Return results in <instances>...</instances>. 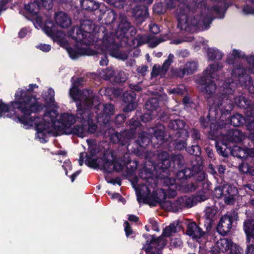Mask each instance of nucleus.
<instances>
[{
    "label": "nucleus",
    "instance_id": "1",
    "mask_svg": "<svg viewBox=\"0 0 254 254\" xmlns=\"http://www.w3.org/2000/svg\"><path fill=\"white\" fill-rule=\"evenodd\" d=\"M236 87V84L232 80H225L223 84L224 93L222 95L221 100L216 103L214 101L212 106H210L209 112L206 117L201 116L199 122L201 127L203 129L209 128L210 132L217 134L218 130L222 127H226L223 119H226L234 107L232 100L233 95Z\"/></svg>",
    "mask_w": 254,
    "mask_h": 254
},
{
    "label": "nucleus",
    "instance_id": "2",
    "mask_svg": "<svg viewBox=\"0 0 254 254\" xmlns=\"http://www.w3.org/2000/svg\"><path fill=\"white\" fill-rule=\"evenodd\" d=\"M36 84H30L26 90L19 89L15 94V100L10 102L13 110H18L20 112H41L45 108L44 104L38 101L36 95H33L34 88H37Z\"/></svg>",
    "mask_w": 254,
    "mask_h": 254
},
{
    "label": "nucleus",
    "instance_id": "3",
    "mask_svg": "<svg viewBox=\"0 0 254 254\" xmlns=\"http://www.w3.org/2000/svg\"><path fill=\"white\" fill-rule=\"evenodd\" d=\"M20 113L22 115L17 116L19 122L24 125L35 126L37 137L40 139L45 140L46 134L50 132L51 128L55 129L52 115L54 117L57 116L56 110L46 111L43 120L38 116H31L32 113Z\"/></svg>",
    "mask_w": 254,
    "mask_h": 254
},
{
    "label": "nucleus",
    "instance_id": "4",
    "mask_svg": "<svg viewBox=\"0 0 254 254\" xmlns=\"http://www.w3.org/2000/svg\"><path fill=\"white\" fill-rule=\"evenodd\" d=\"M196 7L192 9L186 3H182L179 6V10L177 16L178 21L177 27L181 30H188L189 26L199 27L204 26H209L211 20L210 17L204 16L201 13L195 14L193 17H190L191 13H194Z\"/></svg>",
    "mask_w": 254,
    "mask_h": 254
},
{
    "label": "nucleus",
    "instance_id": "5",
    "mask_svg": "<svg viewBox=\"0 0 254 254\" xmlns=\"http://www.w3.org/2000/svg\"><path fill=\"white\" fill-rule=\"evenodd\" d=\"M158 162L154 164V169L156 171V177L158 179L163 180V186L168 187L173 195L176 194L175 189L177 188L176 180L174 178H170V170H169L171 162L169 160V153L167 151H161L158 154Z\"/></svg>",
    "mask_w": 254,
    "mask_h": 254
},
{
    "label": "nucleus",
    "instance_id": "6",
    "mask_svg": "<svg viewBox=\"0 0 254 254\" xmlns=\"http://www.w3.org/2000/svg\"><path fill=\"white\" fill-rule=\"evenodd\" d=\"M186 122L179 119L171 120L168 125L169 129L173 130V140L171 142L174 149L182 151L187 149V140L189 137V131L185 128Z\"/></svg>",
    "mask_w": 254,
    "mask_h": 254
},
{
    "label": "nucleus",
    "instance_id": "7",
    "mask_svg": "<svg viewBox=\"0 0 254 254\" xmlns=\"http://www.w3.org/2000/svg\"><path fill=\"white\" fill-rule=\"evenodd\" d=\"M85 164L89 167L99 168L103 172L109 174L115 171L119 172L123 170V165L116 160L115 156L104 154L100 159H95L88 154L85 156Z\"/></svg>",
    "mask_w": 254,
    "mask_h": 254
},
{
    "label": "nucleus",
    "instance_id": "8",
    "mask_svg": "<svg viewBox=\"0 0 254 254\" xmlns=\"http://www.w3.org/2000/svg\"><path fill=\"white\" fill-rule=\"evenodd\" d=\"M84 91L80 89L71 87L69 90V95L75 103L77 111L80 108L83 111L88 108H94L98 110L101 106L98 97L95 96L83 95Z\"/></svg>",
    "mask_w": 254,
    "mask_h": 254
},
{
    "label": "nucleus",
    "instance_id": "9",
    "mask_svg": "<svg viewBox=\"0 0 254 254\" xmlns=\"http://www.w3.org/2000/svg\"><path fill=\"white\" fill-rule=\"evenodd\" d=\"M129 129L123 131L115 132L110 136V140L114 144L121 146H128L129 142L137 132L140 130L141 123L138 120L132 118L129 121Z\"/></svg>",
    "mask_w": 254,
    "mask_h": 254
},
{
    "label": "nucleus",
    "instance_id": "10",
    "mask_svg": "<svg viewBox=\"0 0 254 254\" xmlns=\"http://www.w3.org/2000/svg\"><path fill=\"white\" fill-rule=\"evenodd\" d=\"M223 66L220 64H210L203 71V76L198 81L201 86V90L202 92L212 95L215 92L216 86L213 79H215V72L220 70Z\"/></svg>",
    "mask_w": 254,
    "mask_h": 254
},
{
    "label": "nucleus",
    "instance_id": "11",
    "mask_svg": "<svg viewBox=\"0 0 254 254\" xmlns=\"http://www.w3.org/2000/svg\"><path fill=\"white\" fill-rule=\"evenodd\" d=\"M95 26L90 20H84L80 25L72 27L68 32V35L76 42L82 43L86 39L87 34L94 33Z\"/></svg>",
    "mask_w": 254,
    "mask_h": 254
},
{
    "label": "nucleus",
    "instance_id": "12",
    "mask_svg": "<svg viewBox=\"0 0 254 254\" xmlns=\"http://www.w3.org/2000/svg\"><path fill=\"white\" fill-rule=\"evenodd\" d=\"M226 127H222L218 130L217 135L219 134L223 141L231 145L235 143H241L245 138V135L241 130L236 128H229V125L224 122Z\"/></svg>",
    "mask_w": 254,
    "mask_h": 254
},
{
    "label": "nucleus",
    "instance_id": "13",
    "mask_svg": "<svg viewBox=\"0 0 254 254\" xmlns=\"http://www.w3.org/2000/svg\"><path fill=\"white\" fill-rule=\"evenodd\" d=\"M207 199L204 193L197 194L192 196H183L179 197L172 204L175 211H179L186 208H190L196 205L198 202L204 201Z\"/></svg>",
    "mask_w": 254,
    "mask_h": 254
},
{
    "label": "nucleus",
    "instance_id": "14",
    "mask_svg": "<svg viewBox=\"0 0 254 254\" xmlns=\"http://www.w3.org/2000/svg\"><path fill=\"white\" fill-rule=\"evenodd\" d=\"M176 232H177L176 227L174 224L171 223L163 229L162 235L158 238H155L154 235H150L149 236L151 238V240L150 241L147 240L145 244L144 245L151 243L153 240L155 241V242L151 244V247L152 248V251H155V252H157L159 254V253L161 252V250L166 245V242L164 241L163 237H169L173 233Z\"/></svg>",
    "mask_w": 254,
    "mask_h": 254
},
{
    "label": "nucleus",
    "instance_id": "15",
    "mask_svg": "<svg viewBox=\"0 0 254 254\" xmlns=\"http://www.w3.org/2000/svg\"><path fill=\"white\" fill-rule=\"evenodd\" d=\"M57 116L55 117L52 115L54 122L53 125L55 126V130L58 131H64V132L65 129L69 128L70 127L73 125L76 121L79 122V119L77 117V110L76 111L75 115L70 114L67 113L62 114L60 119H58L59 113L56 111Z\"/></svg>",
    "mask_w": 254,
    "mask_h": 254
},
{
    "label": "nucleus",
    "instance_id": "16",
    "mask_svg": "<svg viewBox=\"0 0 254 254\" xmlns=\"http://www.w3.org/2000/svg\"><path fill=\"white\" fill-rule=\"evenodd\" d=\"M94 108H88L83 111L79 108L77 111V117L80 120L79 122L87 125L86 133H94L97 129V125L94 122L93 117Z\"/></svg>",
    "mask_w": 254,
    "mask_h": 254
},
{
    "label": "nucleus",
    "instance_id": "17",
    "mask_svg": "<svg viewBox=\"0 0 254 254\" xmlns=\"http://www.w3.org/2000/svg\"><path fill=\"white\" fill-rule=\"evenodd\" d=\"M41 7L47 10L52 9L53 7L52 0H33V1L24 5L26 14L27 16L31 18L38 14Z\"/></svg>",
    "mask_w": 254,
    "mask_h": 254
},
{
    "label": "nucleus",
    "instance_id": "18",
    "mask_svg": "<svg viewBox=\"0 0 254 254\" xmlns=\"http://www.w3.org/2000/svg\"><path fill=\"white\" fill-rule=\"evenodd\" d=\"M103 43L109 54L112 57L117 59L125 60L127 56L124 52L120 51V47L115 42V39L112 36H105L103 38Z\"/></svg>",
    "mask_w": 254,
    "mask_h": 254
},
{
    "label": "nucleus",
    "instance_id": "19",
    "mask_svg": "<svg viewBox=\"0 0 254 254\" xmlns=\"http://www.w3.org/2000/svg\"><path fill=\"white\" fill-rule=\"evenodd\" d=\"M119 19L120 23L116 31L118 38H128L129 36H134L136 33V30L130 23L127 21V17L125 15H120Z\"/></svg>",
    "mask_w": 254,
    "mask_h": 254
},
{
    "label": "nucleus",
    "instance_id": "20",
    "mask_svg": "<svg viewBox=\"0 0 254 254\" xmlns=\"http://www.w3.org/2000/svg\"><path fill=\"white\" fill-rule=\"evenodd\" d=\"M219 191L220 197H224L225 203L227 205L234 204L236 201V196L239 192L236 187L231 185H224L217 189Z\"/></svg>",
    "mask_w": 254,
    "mask_h": 254
},
{
    "label": "nucleus",
    "instance_id": "21",
    "mask_svg": "<svg viewBox=\"0 0 254 254\" xmlns=\"http://www.w3.org/2000/svg\"><path fill=\"white\" fill-rule=\"evenodd\" d=\"M234 219V216L231 214H226L222 215L217 225V232L223 236L228 235L232 228Z\"/></svg>",
    "mask_w": 254,
    "mask_h": 254
},
{
    "label": "nucleus",
    "instance_id": "22",
    "mask_svg": "<svg viewBox=\"0 0 254 254\" xmlns=\"http://www.w3.org/2000/svg\"><path fill=\"white\" fill-rule=\"evenodd\" d=\"M219 250L223 253L228 252L227 254H244L243 249L239 245L233 243L229 239H223L218 243Z\"/></svg>",
    "mask_w": 254,
    "mask_h": 254
},
{
    "label": "nucleus",
    "instance_id": "23",
    "mask_svg": "<svg viewBox=\"0 0 254 254\" xmlns=\"http://www.w3.org/2000/svg\"><path fill=\"white\" fill-rule=\"evenodd\" d=\"M234 101L238 107L247 110L249 116H254V101L251 100L249 97H247L243 94L235 97Z\"/></svg>",
    "mask_w": 254,
    "mask_h": 254
},
{
    "label": "nucleus",
    "instance_id": "24",
    "mask_svg": "<svg viewBox=\"0 0 254 254\" xmlns=\"http://www.w3.org/2000/svg\"><path fill=\"white\" fill-rule=\"evenodd\" d=\"M230 154L234 157L242 159V163L251 157H254V148H248L246 146H241L233 144L230 145Z\"/></svg>",
    "mask_w": 254,
    "mask_h": 254
},
{
    "label": "nucleus",
    "instance_id": "25",
    "mask_svg": "<svg viewBox=\"0 0 254 254\" xmlns=\"http://www.w3.org/2000/svg\"><path fill=\"white\" fill-rule=\"evenodd\" d=\"M232 76L236 79L241 85H245L249 83L250 76L246 73V69L242 65L239 64L237 65L232 70Z\"/></svg>",
    "mask_w": 254,
    "mask_h": 254
},
{
    "label": "nucleus",
    "instance_id": "26",
    "mask_svg": "<svg viewBox=\"0 0 254 254\" xmlns=\"http://www.w3.org/2000/svg\"><path fill=\"white\" fill-rule=\"evenodd\" d=\"M217 212V210L214 207L206 208L205 214L202 219H204L203 225L207 232L209 231L212 229Z\"/></svg>",
    "mask_w": 254,
    "mask_h": 254
},
{
    "label": "nucleus",
    "instance_id": "27",
    "mask_svg": "<svg viewBox=\"0 0 254 254\" xmlns=\"http://www.w3.org/2000/svg\"><path fill=\"white\" fill-rule=\"evenodd\" d=\"M67 51L69 57L72 59H76L81 56H94L96 55V51L91 49L90 48H79L74 49L72 47H69L67 49Z\"/></svg>",
    "mask_w": 254,
    "mask_h": 254
},
{
    "label": "nucleus",
    "instance_id": "28",
    "mask_svg": "<svg viewBox=\"0 0 254 254\" xmlns=\"http://www.w3.org/2000/svg\"><path fill=\"white\" fill-rule=\"evenodd\" d=\"M169 160L171 164L169 170L171 171H178L180 169L184 167L186 164L184 157L181 153L173 154L171 157L169 155Z\"/></svg>",
    "mask_w": 254,
    "mask_h": 254
},
{
    "label": "nucleus",
    "instance_id": "29",
    "mask_svg": "<svg viewBox=\"0 0 254 254\" xmlns=\"http://www.w3.org/2000/svg\"><path fill=\"white\" fill-rule=\"evenodd\" d=\"M151 140L144 131L139 134L138 138L134 141V145L136 148L132 151L137 155H139L142 151V148H145L150 143Z\"/></svg>",
    "mask_w": 254,
    "mask_h": 254
},
{
    "label": "nucleus",
    "instance_id": "30",
    "mask_svg": "<svg viewBox=\"0 0 254 254\" xmlns=\"http://www.w3.org/2000/svg\"><path fill=\"white\" fill-rule=\"evenodd\" d=\"M186 235L192 237V239H200L203 237L205 232L194 221L190 222L187 225Z\"/></svg>",
    "mask_w": 254,
    "mask_h": 254
},
{
    "label": "nucleus",
    "instance_id": "31",
    "mask_svg": "<svg viewBox=\"0 0 254 254\" xmlns=\"http://www.w3.org/2000/svg\"><path fill=\"white\" fill-rule=\"evenodd\" d=\"M197 67L198 64L195 61L187 62L184 68L176 70V75L180 77H183L185 75H188L193 74L197 70Z\"/></svg>",
    "mask_w": 254,
    "mask_h": 254
},
{
    "label": "nucleus",
    "instance_id": "32",
    "mask_svg": "<svg viewBox=\"0 0 254 254\" xmlns=\"http://www.w3.org/2000/svg\"><path fill=\"white\" fill-rule=\"evenodd\" d=\"M132 14L137 23H141L148 15V8L144 5H137L133 8Z\"/></svg>",
    "mask_w": 254,
    "mask_h": 254
},
{
    "label": "nucleus",
    "instance_id": "33",
    "mask_svg": "<svg viewBox=\"0 0 254 254\" xmlns=\"http://www.w3.org/2000/svg\"><path fill=\"white\" fill-rule=\"evenodd\" d=\"M243 230L246 236L247 243H250L251 239L254 240V218H248L244 220Z\"/></svg>",
    "mask_w": 254,
    "mask_h": 254
},
{
    "label": "nucleus",
    "instance_id": "34",
    "mask_svg": "<svg viewBox=\"0 0 254 254\" xmlns=\"http://www.w3.org/2000/svg\"><path fill=\"white\" fill-rule=\"evenodd\" d=\"M165 127L161 124H158L156 126H154L150 128L149 130L150 133H152V139H156L157 140V144H161L165 139Z\"/></svg>",
    "mask_w": 254,
    "mask_h": 254
},
{
    "label": "nucleus",
    "instance_id": "35",
    "mask_svg": "<svg viewBox=\"0 0 254 254\" xmlns=\"http://www.w3.org/2000/svg\"><path fill=\"white\" fill-rule=\"evenodd\" d=\"M240 172L243 174H250L254 176V157L246 158L239 166Z\"/></svg>",
    "mask_w": 254,
    "mask_h": 254
},
{
    "label": "nucleus",
    "instance_id": "36",
    "mask_svg": "<svg viewBox=\"0 0 254 254\" xmlns=\"http://www.w3.org/2000/svg\"><path fill=\"white\" fill-rule=\"evenodd\" d=\"M55 20L56 23L62 28H67L71 24L70 17L63 11H59L56 13Z\"/></svg>",
    "mask_w": 254,
    "mask_h": 254
},
{
    "label": "nucleus",
    "instance_id": "37",
    "mask_svg": "<svg viewBox=\"0 0 254 254\" xmlns=\"http://www.w3.org/2000/svg\"><path fill=\"white\" fill-rule=\"evenodd\" d=\"M87 129V125H76L72 128H66L64 130L65 134H73L78 137H83L85 135Z\"/></svg>",
    "mask_w": 254,
    "mask_h": 254
},
{
    "label": "nucleus",
    "instance_id": "38",
    "mask_svg": "<svg viewBox=\"0 0 254 254\" xmlns=\"http://www.w3.org/2000/svg\"><path fill=\"white\" fill-rule=\"evenodd\" d=\"M196 165L193 164L192 168L185 167L184 169L177 172L176 178L178 180L183 181L188 178H193Z\"/></svg>",
    "mask_w": 254,
    "mask_h": 254
},
{
    "label": "nucleus",
    "instance_id": "39",
    "mask_svg": "<svg viewBox=\"0 0 254 254\" xmlns=\"http://www.w3.org/2000/svg\"><path fill=\"white\" fill-rule=\"evenodd\" d=\"M215 148L217 153L224 157H228L230 154V145L221 138L220 142H215Z\"/></svg>",
    "mask_w": 254,
    "mask_h": 254
},
{
    "label": "nucleus",
    "instance_id": "40",
    "mask_svg": "<svg viewBox=\"0 0 254 254\" xmlns=\"http://www.w3.org/2000/svg\"><path fill=\"white\" fill-rule=\"evenodd\" d=\"M230 117L229 120L225 122L234 127L243 126L247 123V118L240 114L236 113L232 116H229V118Z\"/></svg>",
    "mask_w": 254,
    "mask_h": 254
},
{
    "label": "nucleus",
    "instance_id": "41",
    "mask_svg": "<svg viewBox=\"0 0 254 254\" xmlns=\"http://www.w3.org/2000/svg\"><path fill=\"white\" fill-rule=\"evenodd\" d=\"M143 202L147 204L150 206H155L156 203H161L163 200H162L158 197V193L156 191H153L150 195H146L142 198Z\"/></svg>",
    "mask_w": 254,
    "mask_h": 254
},
{
    "label": "nucleus",
    "instance_id": "42",
    "mask_svg": "<svg viewBox=\"0 0 254 254\" xmlns=\"http://www.w3.org/2000/svg\"><path fill=\"white\" fill-rule=\"evenodd\" d=\"M202 168V167L201 165L198 164L197 165H196L193 176V179L198 184L201 183L203 185V188H204L205 185L208 186V184L202 183L206 177V174L204 172L201 171Z\"/></svg>",
    "mask_w": 254,
    "mask_h": 254
},
{
    "label": "nucleus",
    "instance_id": "43",
    "mask_svg": "<svg viewBox=\"0 0 254 254\" xmlns=\"http://www.w3.org/2000/svg\"><path fill=\"white\" fill-rule=\"evenodd\" d=\"M82 8L87 11H94L99 7V3L94 0H80Z\"/></svg>",
    "mask_w": 254,
    "mask_h": 254
},
{
    "label": "nucleus",
    "instance_id": "44",
    "mask_svg": "<svg viewBox=\"0 0 254 254\" xmlns=\"http://www.w3.org/2000/svg\"><path fill=\"white\" fill-rule=\"evenodd\" d=\"M157 163H154V164H156ZM154 164H153V165ZM154 167V166H153ZM155 171L154 169L153 170L152 168H148L147 166H144L143 168H142L139 172V176L140 178L144 180H146L147 182H148V180L150 179H152L154 176L153 171Z\"/></svg>",
    "mask_w": 254,
    "mask_h": 254
},
{
    "label": "nucleus",
    "instance_id": "45",
    "mask_svg": "<svg viewBox=\"0 0 254 254\" xmlns=\"http://www.w3.org/2000/svg\"><path fill=\"white\" fill-rule=\"evenodd\" d=\"M207 53L209 60L211 61L215 60H220L223 56V54L217 49L208 48Z\"/></svg>",
    "mask_w": 254,
    "mask_h": 254
},
{
    "label": "nucleus",
    "instance_id": "46",
    "mask_svg": "<svg viewBox=\"0 0 254 254\" xmlns=\"http://www.w3.org/2000/svg\"><path fill=\"white\" fill-rule=\"evenodd\" d=\"M145 108L148 111L153 112L159 107V100L157 98L149 99L145 104Z\"/></svg>",
    "mask_w": 254,
    "mask_h": 254
},
{
    "label": "nucleus",
    "instance_id": "47",
    "mask_svg": "<svg viewBox=\"0 0 254 254\" xmlns=\"http://www.w3.org/2000/svg\"><path fill=\"white\" fill-rule=\"evenodd\" d=\"M136 94L133 91H127L123 94V101L124 103L136 102Z\"/></svg>",
    "mask_w": 254,
    "mask_h": 254
},
{
    "label": "nucleus",
    "instance_id": "48",
    "mask_svg": "<svg viewBox=\"0 0 254 254\" xmlns=\"http://www.w3.org/2000/svg\"><path fill=\"white\" fill-rule=\"evenodd\" d=\"M44 100L47 104L46 106H52L54 105V103L55 102V91L52 88H50L48 89L47 92V94L46 95ZM45 107V108H46Z\"/></svg>",
    "mask_w": 254,
    "mask_h": 254
},
{
    "label": "nucleus",
    "instance_id": "49",
    "mask_svg": "<svg viewBox=\"0 0 254 254\" xmlns=\"http://www.w3.org/2000/svg\"><path fill=\"white\" fill-rule=\"evenodd\" d=\"M54 24L53 22L51 20H47L46 21L44 26L43 30L48 36L52 37L54 35Z\"/></svg>",
    "mask_w": 254,
    "mask_h": 254
},
{
    "label": "nucleus",
    "instance_id": "50",
    "mask_svg": "<svg viewBox=\"0 0 254 254\" xmlns=\"http://www.w3.org/2000/svg\"><path fill=\"white\" fill-rule=\"evenodd\" d=\"M127 79V77L125 73L123 71H120L115 73L113 77V82L116 83H124Z\"/></svg>",
    "mask_w": 254,
    "mask_h": 254
},
{
    "label": "nucleus",
    "instance_id": "51",
    "mask_svg": "<svg viewBox=\"0 0 254 254\" xmlns=\"http://www.w3.org/2000/svg\"><path fill=\"white\" fill-rule=\"evenodd\" d=\"M186 151L190 155L198 157L201 154V148L197 143L187 148Z\"/></svg>",
    "mask_w": 254,
    "mask_h": 254
},
{
    "label": "nucleus",
    "instance_id": "52",
    "mask_svg": "<svg viewBox=\"0 0 254 254\" xmlns=\"http://www.w3.org/2000/svg\"><path fill=\"white\" fill-rule=\"evenodd\" d=\"M188 0H166V3L167 8L169 9H172L176 7L177 4L179 2L180 3L178 5V7L177 9V14L176 16L178 15V11L179 10V6L182 3H186L185 2Z\"/></svg>",
    "mask_w": 254,
    "mask_h": 254
},
{
    "label": "nucleus",
    "instance_id": "53",
    "mask_svg": "<svg viewBox=\"0 0 254 254\" xmlns=\"http://www.w3.org/2000/svg\"><path fill=\"white\" fill-rule=\"evenodd\" d=\"M145 38L143 35L138 34L131 40V45L133 47H137L145 43Z\"/></svg>",
    "mask_w": 254,
    "mask_h": 254
},
{
    "label": "nucleus",
    "instance_id": "54",
    "mask_svg": "<svg viewBox=\"0 0 254 254\" xmlns=\"http://www.w3.org/2000/svg\"><path fill=\"white\" fill-rule=\"evenodd\" d=\"M103 113L105 117H110L114 113L115 107L112 104H106L103 105Z\"/></svg>",
    "mask_w": 254,
    "mask_h": 254
},
{
    "label": "nucleus",
    "instance_id": "55",
    "mask_svg": "<svg viewBox=\"0 0 254 254\" xmlns=\"http://www.w3.org/2000/svg\"><path fill=\"white\" fill-rule=\"evenodd\" d=\"M166 74H164V70L162 69V66L155 64L152 68V70L151 72V75L152 77H156L158 75H160L161 77L164 76Z\"/></svg>",
    "mask_w": 254,
    "mask_h": 254
},
{
    "label": "nucleus",
    "instance_id": "56",
    "mask_svg": "<svg viewBox=\"0 0 254 254\" xmlns=\"http://www.w3.org/2000/svg\"><path fill=\"white\" fill-rule=\"evenodd\" d=\"M126 104L123 107V111L127 115L129 112L134 111L137 106V102H129V103H125Z\"/></svg>",
    "mask_w": 254,
    "mask_h": 254
},
{
    "label": "nucleus",
    "instance_id": "57",
    "mask_svg": "<svg viewBox=\"0 0 254 254\" xmlns=\"http://www.w3.org/2000/svg\"><path fill=\"white\" fill-rule=\"evenodd\" d=\"M247 63L249 64L250 67L249 70L251 73L254 74V56L251 55L250 56H247L245 58Z\"/></svg>",
    "mask_w": 254,
    "mask_h": 254
},
{
    "label": "nucleus",
    "instance_id": "58",
    "mask_svg": "<svg viewBox=\"0 0 254 254\" xmlns=\"http://www.w3.org/2000/svg\"><path fill=\"white\" fill-rule=\"evenodd\" d=\"M10 107L13 109L10 104L9 106L8 104L3 103L1 100H0V117H2L3 113L8 112Z\"/></svg>",
    "mask_w": 254,
    "mask_h": 254
},
{
    "label": "nucleus",
    "instance_id": "59",
    "mask_svg": "<svg viewBox=\"0 0 254 254\" xmlns=\"http://www.w3.org/2000/svg\"><path fill=\"white\" fill-rule=\"evenodd\" d=\"M204 149L208 158L212 160L215 159L214 151L212 146L208 145L205 147Z\"/></svg>",
    "mask_w": 254,
    "mask_h": 254
},
{
    "label": "nucleus",
    "instance_id": "60",
    "mask_svg": "<svg viewBox=\"0 0 254 254\" xmlns=\"http://www.w3.org/2000/svg\"><path fill=\"white\" fill-rule=\"evenodd\" d=\"M155 241L153 240L152 242L150 244H147L146 245H143L142 250H144L146 253V254H160V253H158L157 252H155V251H152V248L151 247V244H152Z\"/></svg>",
    "mask_w": 254,
    "mask_h": 254
},
{
    "label": "nucleus",
    "instance_id": "61",
    "mask_svg": "<svg viewBox=\"0 0 254 254\" xmlns=\"http://www.w3.org/2000/svg\"><path fill=\"white\" fill-rule=\"evenodd\" d=\"M105 74L103 75L106 80H110L113 77L115 73L113 67H108L104 71Z\"/></svg>",
    "mask_w": 254,
    "mask_h": 254
},
{
    "label": "nucleus",
    "instance_id": "62",
    "mask_svg": "<svg viewBox=\"0 0 254 254\" xmlns=\"http://www.w3.org/2000/svg\"><path fill=\"white\" fill-rule=\"evenodd\" d=\"M249 80L250 83L249 84L247 83L245 85H241L240 86L247 88L251 94H254V81H253L251 76Z\"/></svg>",
    "mask_w": 254,
    "mask_h": 254
},
{
    "label": "nucleus",
    "instance_id": "63",
    "mask_svg": "<svg viewBox=\"0 0 254 254\" xmlns=\"http://www.w3.org/2000/svg\"><path fill=\"white\" fill-rule=\"evenodd\" d=\"M245 125L248 130L254 134V119L251 120L250 118H247V123Z\"/></svg>",
    "mask_w": 254,
    "mask_h": 254
},
{
    "label": "nucleus",
    "instance_id": "64",
    "mask_svg": "<svg viewBox=\"0 0 254 254\" xmlns=\"http://www.w3.org/2000/svg\"><path fill=\"white\" fill-rule=\"evenodd\" d=\"M191 137L196 143L200 140V133L199 131L195 128L192 129Z\"/></svg>",
    "mask_w": 254,
    "mask_h": 254
}]
</instances>
